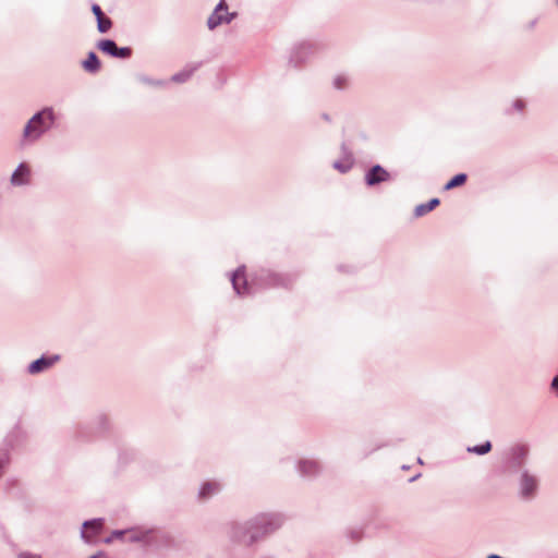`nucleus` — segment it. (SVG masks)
Listing matches in <instances>:
<instances>
[{
  "label": "nucleus",
  "instance_id": "obj_1",
  "mask_svg": "<svg viewBox=\"0 0 558 558\" xmlns=\"http://www.w3.org/2000/svg\"><path fill=\"white\" fill-rule=\"evenodd\" d=\"M53 122V112L45 109L35 114L24 129V137L28 141L38 138Z\"/></svg>",
  "mask_w": 558,
  "mask_h": 558
},
{
  "label": "nucleus",
  "instance_id": "obj_2",
  "mask_svg": "<svg viewBox=\"0 0 558 558\" xmlns=\"http://www.w3.org/2000/svg\"><path fill=\"white\" fill-rule=\"evenodd\" d=\"M230 538L233 543L250 546L257 539V534L251 529L233 525L229 531Z\"/></svg>",
  "mask_w": 558,
  "mask_h": 558
},
{
  "label": "nucleus",
  "instance_id": "obj_3",
  "mask_svg": "<svg viewBox=\"0 0 558 558\" xmlns=\"http://www.w3.org/2000/svg\"><path fill=\"white\" fill-rule=\"evenodd\" d=\"M228 8L223 1H221L214 13L208 17L207 24L210 29H214L222 23H228L231 16L228 14Z\"/></svg>",
  "mask_w": 558,
  "mask_h": 558
},
{
  "label": "nucleus",
  "instance_id": "obj_4",
  "mask_svg": "<svg viewBox=\"0 0 558 558\" xmlns=\"http://www.w3.org/2000/svg\"><path fill=\"white\" fill-rule=\"evenodd\" d=\"M104 526L102 519H94L90 521H86L83 524L84 531L82 532V537L86 542H93L94 537L97 536Z\"/></svg>",
  "mask_w": 558,
  "mask_h": 558
},
{
  "label": "nucleus",
  "instance_id": "obj_5",
  "mask_svg": "<svg viewBox=\"0 0 558 558\" xmlns=\"http://www.w3.org/2000/svg\"><path fill=\"white\" fill-rule=\"evenodd\" d=\"M389 173L380 166H374L366 174V183L375 185L389 180Z\"/></svg>",
  "mask_w": 558,
  "mask_h": 558
},
{
  "label": "nucleus",
  "instance_id": "obj_6",
  "mask_svg": "<svg viewBox=\"0 0 558 558\" xmlns=\"http://www.w3.org/2000/svg\"><path fill=\"white\" fill-rule=\"evenodd\" d=\"M232 284L234 291L242 295L247 292V280L244 268H238L232 275Z\"/></svg>",
  "mask_w": 558,
  "mask_h": 558
},
{
  "label": "nucleus",
  "instance_id": "obj_7",
  "mask_svg": "<svg viewBox=\"0 0 558 558\" xmlns=\"http://www.w3.org/2000/svg\"><path fill=\"white\" fill-rule=\"evenodd\" d=\"M92 11H93V13L95 14V16L97 19L98 31L100 33L108 32L111 28V26H112L111 20L104 14V12L101 11V9H100V7L98 4H94L92 7Z\"/></svg>",
  "mask_w": 558,
  "mask_h": 558
},
{
  "label": "nucleus",
  "instance_id": "obj_8",
  "mask_svg": "<svg viewBox=\"0 0 558 558\" xmlns=\"http://www.w3.org/2000/svg\"><path fill=\"white\" fill-rule=\"evenodd\" d=\"M31 177V169L25 163L19 166L11 177V182L14 185H22L28 183Z\"/></svg>",
  "mask_w": 558,
  "mask_h": 558
},
{
  "label": "nucleus",
  "instance_id": "obj_9",
  "mask_svg": "<svg viewBox=\"0 0 558 558\" xmlns=\"http://www.w3.org/2000/svg\"><path fill=\"white\" fill-rule=\"evenodd\" d=\"M58 361V356H53V357H40L36 361H34L29 367H28V372L31 374H37V373H40L47 368H49L50 366H52L54 364V362Z\"/></svg>",
  "mask_w": 558,
  "mask_h": 558
},
{
  "label": "nucleus",
  "instance_id": "obj_10",
  "mask_svg": "<svg viewBox=\"0 0 558 558\" xmlns=\"http://www.w3.org/2000/svg\"><path fill=\"white\" fill-rule=\"evenodd\" d=\"M536 480L527 474H524L521 480V490L522 495L525 497H530L536 489Z\"/></svg>",
  "mask_w": 558,
  "mask_h": 558
},
{
  "label": "nucleus",
  "instance_id": "obj_11",
  "mask_svg": "<svg viewBox=\"0 0 558 558\" xmlns=\"http://www.w3.org/2000/svg\"><path fill=\"white\" fill-rule=\"evenodd\" d=\"M85 71L95 73L100 69V61L95 52H89L87 59L82 63Z\"/></svg>",
  "mask_w": 558,
  "mask_h": 558
},
{
  "label": "nucleus",
  "instance_id": "obj_12",
  "mask_svg": "<svg viewBox=\"0 0 558 558\" xmlns=\"http://www.w3.org/2000/svg\"><path fill=\"white\" fill-rule=\"evenodd\" d=\"M124 534H129V535H130L129 539H130V541H132V542H137V541H140V539H141V535H140V533H138L137 531H135V530H130V531H114V532H112L111 536H109V537H107V538L105 539V543H106V544H110V543H111L113 539H116V538H122V536H123Z\"/></svg>",
  "mask_w": 558,
  "mask_h": 558
},
{
  "label": "nucleus",
  "instance_id": "obj_13",
  "mask_svg": "<svg viewBox=\"0 0 558 558\" xmlns=\"http://www.w3.org/2000/svg\"><path fill=\"white\" fill-rule=\"evenodd\" d=\"M438 205H439V199L438 198H432L428 203L421 204V205L415 207V210H414L415 216L416 217L424 216L427 213H429L433 209H435Z\"/></svg>",
  "mask_w": 558,
  "mask_h": 558
},
{
  "label": "nucleus",
  "instance_id": "obj_14",
  "mask_svg": "<svg viewBox=\"0 0 558 558\" xmlns=\"http://www.w3.org/2000/svg\"><path fill=\"white\" fill-rule=\"evenodd\" d=\"M97 47L104 53L110 54L112 57H116V52L118 51V46L113 40L110 39L100 40Z\"/></svg>",
  "mask_w": 558,
  "mask_h": 558
},
{
  "label": "nucleus",
  "instance_id": "obj_15",
  "mask_svg": "<svg viewBox=\"0 0 558 558\" xmlns=\"http://www.w3.org/2000/svg\"><path fill=\"white\" fill-rule=\"evenodd\" d=\"M466 178L468 177L464 173H459L454 175L450 181L447 182V184L445 185V190H451L463 185L466 182Z\"/></svg>",
  "mask_w": 558,
  "mask_h": 558
},
{
  "label": "nucleus",
  "instance_id": "obj_16",
  "mask_svg": "<svg viewBox=\"0 0 558 558\" xmlns=\"http://www.w3.org/2000/svg\"><path fill=\"white\" fill-rule=\"evenodd\" d=\"M490 449H492V444L489 441H486L485 444H483L481 446L469 447L468 451L476 453V454H485V453L489 452Z\"/></svg>",
  "mask_w": 558,
  "mask_h": 558
},
{
  "label": "nucleus",
  "instance_id": "obj_17",
  "mask_svg": "<svg viewBox=\"0 0 558 558\" xmlns=\"http://www.w3.org/2000/svg\"><path fill=\"white\" fill-rule=\"evenodd\" d=\"M217 485L215 483H206L204 484V486L202 487V490H201V497H208L210 496L211 494H214L216 490H217Z\"/></svg>",
  "mask_w": 558,
  "mask_h": 558
},
{
  "label": "nucleus",
  "instance_id": "obj_18",
  "mask_svg": "<svg viewBox=\"0 0 558 558\" xmlns=\"http://www.w3.org/2000/svg\"><path fill=\"white\" fill-rule=\"evenodd\" d=\"M192 75V70H184L181 73L173 75L172 81L174 82H184Z\"/></svg>",
  "mask_w": 558,
  "mask_h": 558
},
{
  "label": "nucleus",
  "instance_id": "obj_19",
  "mask_svg": "<svg viewBox=\"0 0 558 558\" xmlns=\"http://www.w3.org/2000/svg\"><path fill=\"white\" fill-rule=\"evenodd\" d=\"M131 53H132L131 48H128V47L119 48L118 47V51L116 52V58L125 59V58H129L131 56Z\"/></svg>",
  "mask_w": 558,
  "mask_h": 558
},
{
  "label": "nucleus",
  "instance_id": "obj_20",
  "mask_svg": "<svg viewBox=\"0 0 558 558\" xmlns=\"http://www.w3.org/2000/svg\"><path fill=\"white\" fill-rule=\"evenodd\" d=\"M348 85V80L343 75H339L335 78V86L339 89L344 88Z\"/></svg>",
  "mask_w": 558,
  "mask_h": 558
},
{
  "label": "nucleus",
  "instance_id": "obj_21",
  "mask_svg": "<svg viewBox=\"0 0 558 558\" xmlns=\"http://www.w3.org/2000/svg\"><path fill=\"white\" fill-rule=\"evenodd\" d=\"M17 558H40V557L37 555H34L32 553L25 551V553L19 554Z\"/></svg>",
  "mask_w": 558,
  "mask_h": 558
},
{
  "label": "nucleus",
  "instance_id": "obj_22",
  "mask_svg": "<svg viewBox=\"0 0 558 558\" xmlns=\"http://www.w3.org/2000/svg\"><path fill=\"white\" fill-rule=\"evenodd\" d=\"M335 168L340 170L341 172H345L349 169V166H343V165L336 162Z\"/></svg>",
  "mask_w": 558,
  "mask_h": 558
},
{
  "label": "nucleus",
  "instance_id": "obj_23",
  "mask_svg": "<svg viewBox=\"0 0 558 558\" xmlns=\"http://www.w3.org/2000/svg\"><path fill=\"white\" fill-rule=\"evenodd\" d=\"M89 558H108V556L105 553L100 551Z\"/></svg>",
  "mask_w": 558,
  "mask_h": 558
}]
</instances>
